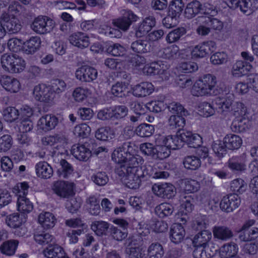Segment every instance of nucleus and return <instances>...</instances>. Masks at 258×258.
I'll return each instance as SVG.
<instances>
[{
  "label": "nucleus",
  "mask_w": 258,
  "mask_h": 258,
  "mask_svg": "<svg viewBox=\"0 0 258 258\" xmlns=\"http://www.w3.org/2000/svg\"><path fill=\"white\" fill-rule=\"evenodd\" d=\"M216 77L210 74L204 75L194 85L191 94L195 96H202L206 95L216 96L220 94L222 90L216 86Z\"/></svg>",
  "instance_id": "2"
},
{
  "label": "nucleus",
  "mask_w": 258,
  "mask_h": 258,
  "mask_svg": "<svg viewBox=\"0 0 258 258\" xmlns=\"http://www.w3.org/2000/svg\"><path fill=\"white\" fill-rule=\"evenodd\" d=\"M8 12L12 14V16L15 15H23V16L27 15L26 9L24 7L20 4L18 2H12L9 6Z\"/></svg>",
  "instance_id": "53"
},
{
  "label": "nucleus",
  "mask_w": 258,
  "mask_h": 258,
  "mask_svg": "<svg viewBox=\"0 0 258 258\" xmlns=\"http://www.w3.org/2000/svg\"><path fill=\"white\" fill-rule=\"evenodd\" d=\"M6 222L8 226L14 228L20 226L24 222L22 218L20 217L19 214L13 213L6 217Z\"/></svg>",
  "instance_id": "63"
},
{
  "label": "nucleus",
  "mask_w": 258,
  "mask_h": 258,
  "mask_svg": "<svg viewBox=\"0 0 258 258\" xmlns=\"http://www.w3.org/2000/svg\"><path fill=\"white\" fill-rule=\"evenodd\" d=\"M91 127L86 123H81L75 126L74 134L82 138H87L91 133Z\"/></svg>",
  "instance_id": "58"
},
{
  "label": "nucleus",
  "mask_w": 258,
  "mask_h": 258,
  "mask_svg": "<svg viewBox=\"0 0 258 258\" xmlns=\"http://www.w3.org/2000/svg\"><path fill=\"white\" fill-rule=\"evenodd\" d=\"M33 95L36 100L46 104L51 103L54 98L52 89L44 84H39L34 87Z\"/></svg>",
  "instance_id": "7"
},
{
  "label": "nucleus",
  "mask_w": 258,
  "mask_h": 258,
  "mask_svg": "<svg viewBox=\"0 0 258 258\" xmlns=\"http://www.w3.org/2000/svg\"><path fill=\"white\" fill-rule=\"evenodd\" d=\"M111 108L112 120L124 118L128 113V108L124 105H116Z\"/></svg>",
  "instance_id": "47"
},
{
  "label": "nucleus",
  "mask_w": 258,
  "mask_h": 258,
  "mask_svg": "<svg viewBox=\"0 0 258 258\" xmlns=\"http://www.w3.org/2000/svg\"><path fill=\"white\" fill-rule=\"evenodd\" d=\"M248 121L244 118H236L231 125V130L236 133H242L248 128Z\"/></svg>",
  "instance_id": "46"
},
{
  "label": "nucleus",
  "mask_w": 258,
  "mask_h": 258,
  "mask_svg": "<svg viewBox=\"0 0 258 258\" xmlns=\"http://www.w3.org/2000/svg\"><path fill=\"white\" fill-rule=\"evenodd\" d=\"M29 187L28 183L24 182L18 184L13 189V192L17 197L18 210L21 213H28L33 209L32 203L26 197Z\"/></svg>",
  "instance_id": "3"
},
{
  "label": "nucleus",
  "mask_w": 258,
  "mask_h": 258,
  "mask_svg": "<svg viewBox=\"0 0 258 258\" xmlns=\"http://www.w3.org/2000/svg\"><path fill=\"white\" fill-rule=\"evenodd\" d=\"M13 139L9 135H5L0 138V151L7 152L12 147Z\"/></svg>",
  "instance_id": "64"
},
{
  "label": "nucleus",
  "mask_w": 258,
  "mask_h": 258,
  "mask_svg": "<svg viewBox=\"0 0 258 258\" xmlns=\"http://www.w3.org/2000/svg\"><path fill=\"white\" fill-rule=\"evenodd\" d=\"M56 221V219L55 216L50 212H42L38 216L39 224L45 229H49L53 227Z\"/></svg>",
  "instance_id": "29"
},
{
  "label": "nucleus",
  "mask_w": 258,
  "mask_h": 258,
  "mask_svg": "<svg viewBox=\"0 0 258 258\" xmlns=\"http://www.w3.org/2000/svg\"><path fill=\"white\" fill-rule=\"evenodd\" d=\"M18 241L10 240L4 242L0 246L1 252L5 255L11 256L15 254L18 245Z\"/></svg>",
  "instance_id": "39"
},
{
  "label": "nucleus",
  "mask_w": 258,
  "mask_h": 258,
  "mask_svg": "<svg viewBox=\"0 0 258 258\" xmlns=\"http://www.w3.org/2000/svg\"><path fill=\"white\" fill-rule=\"evenodd\" d=\"M132 145L130 142H125L114 150L112 159L119 164L117 167L139 168L143 164V158L133 154L134 149Z\"/></svg>",
  "instance_id": "1"
},
{
  "label": "nucleus",
  "mask_w": 258,
  "mask_h": 258,
  "mask_svg": "<svg viewBox=\"0 0 258 258\" xmlns=\"http://www.w3.org/2000/svg\"><path fill=\"white\" fill-rule=\"evenodd\" d=\"M168 110L173 114H176V115H187V111L179 103L172 102L167 106Z\"/></svg>",
  "instance_id": "56"
},
{
  "label": "nucleus",
  "mask_w": 258,
  "mask_h": 258,
  "mask_svg": "<svg viewBox=\"0 0 258 258\" xmlns=\"http://www.w3.org/2000/svg\"><path fill=\"white\" fill-rule=\"evenodd\" d=\"M109 224L105 221H95L91 224V229L98 236L105 235Z\"/></svg>",
  "instance_id": "48"
},
{
  "label": "nucleus",
  "mask_w": 258,
  "mask_h": 258,
  "mask_svg": "<svg viewBox=\"0 0 258 258\" xmlns=\"http://www.w3.org/2000/svg\"><path fill=\"white\" fill-rule=\"evenodd\" d=\"M241 200L237 194H229L224 196L221 201L220 207L226 213L233 212L240 205Z\"/></svg>",
  "instance_id": "9"
},
{
  "label": "nucleus",
  "mask_w": 258,
  "mask_h": 258,
  "mask_svg": "<svg viewBox=\"0 0 258 258\" xmlns=\"http://www.w3.org/2000/svg\"><path fill=\"white\" fill-rule=\"evenodd\" d=\"M183 163L185 168L190 170H196L201 165L200 158L194 155L186 156L183 160Z\"/></svg>",
  "instance_id": "44"
},
{
  "label": "nucleus",
  "mask_w": 258,
  "mask_h": 258,
  "mask_svg": "<svg viewBox=\"0 0 258 258\" xmlns=\"http://www.w3.org/2000/svg\"><path fill=\"white\" fill-rule=\"evenodd\" d=\"M58 123L57 118L52 114L42 116L38 121L40 129L46 132L53 129Z\"/></svg>",
  "instance_id": "19"
},
{
  "label": "nucleus",
  "mask_w": 258,
  "mask_h": 258,
  "mask_svg": "<svg viewBox=\"0 0 258 258\" xmlns=\"http://www.w3.org/2000/svg\"><path fill=\"white\" fill-rule=\"evenodd\" d=\"M214 237L219 240L226 241L233 236L231 230L225 226H215L213 228Z\"/></svg>",
  "instance_id": "30"
},
{
  "label": "nucleus",
  "mask_w": 258,
  "mask_h": 258,
  "mask_svg": "<svg viewBox=\"0 0 258 258\" xmlns=\"http://www.w3.org/2000/svg\"><path fill=\"white\" fill-rule=\"evenodd\" d=\"M156 21L153 16L146 17L139 26L136 35L141 37L146 35L156 25Z\"/></svg>",
  "instance_id": "23"
},
{
  "label": "nucleus",
  "mask_w": 258,
  "mask_h": 258,
  "mask_svg": "<svg viewBox=\"0 0 258 258\" xmlns=\"http://www.w3.org/2000/svg\"><path fill=\"white\" fill-rule=\"evenodd\" d=\"M71 152L72 155L80 161H86L91 156V152L85 145H74Z\"/></svg>",
  "instance_id": "22"
},
{
  "label": "nucleus",
  "mask_w": 258,
  "mask_h": 258,
  "mask_svg": "<svg viewBox=\"0 0 258 258\" xmlns=\"http://www.w3.org/2000/svg\"><path fill=\"white\" fill-rule=\"evenodd\" d=\"M110 127L107 126L98 128L95 132V137L101 141H108L112 139V133Z\"/></svg>",
  "instance_id": "54"
},
{
  "label": "nucleus",
  "mask_w": 258,
  "mask_h": 258,
  "mask_svg": "<svg viewBox=\"0 0 258 258\" xmlns=\"http://www.w3.org/2000/svg\"><path fill=\"white\" fill-rule=\"evenodd\" d=\"M43 253L47 258H69L62 247L57 245H50L45 248Z\"/></svg>",
  "instance_id": "20"
},
{
  "label": "nucleus",
  "mask_w": 258,
  "mask_h": 258,
  "mask_svg": "<svg viewBox=\"0 0 258 258\" xmlns=\"http://www.w3.org/2000/svg\"><path fill=\"white\" fill-rule=\"evenodd\" d=\"M18 109L13 107H9L3 111L4 119L8 122H13L16 120L19 116Z\"/></svg>",
  "instance_id": "52"
},
{
  "label": "nucleus",
  "mask_w": 258,
  "mask_h": 258,
  "mask_svg": "<svg viewBox=\"0 0 258 258\" xmlns=\"http://www.w3.org/2000/svg\"><path fill=\"white\" fill-rule=\"evenodd\" d=\"M0 83L6 90L11 93L18 92L21 87L20 83L17 79L6 75L2 76Z\"/></svg>",
  "instance_id": "17"
},
{
  "label": "nucleus",
  "mask_w": 258,
  "mask_h": 258,
  "mask_svg": "<svg viewBox=\"0 0 258 258\" xmlns=\"http://www.w3.org/2000/svg\"><path fill=\"white\" fill-rule=\"evenodd\" d=\"M198 21L215 30L220 31L223 27V24L221 21L210 16L199 17Z\"/></svg>",
  "instance_id": "36"
},
{
  "label": "nucleus",
  "mask_w": 258,
  "mask_h": 258,
  "mask_svg": "<svg viewBox=\"0 0 258 258\" xmlns=\"http://www.w3.org/2000/svg\"><path fill=\"white\" fill-rule=\"evenodd\" d=\"M216 48V43L212 41L204 42L193 48L191 55L195 57H203L214 51Z\"/></svg>",
  "instance_id": "12"
},
{
  "label": "nucleus",
  "mask_w": 258,
  "mask_h": 258,
  "mask_svg": "<svg viewBox=\"0 0 258 258\" xmlns=\"http://www.w3.org/2000/svg\"><path fill=\"white\" fill-rule=\"evenodd\" d=\"M2 68L11 73H18L25 68V60L18 55L13 53H5L1 57Z\"/></svg>",
  "instance_id": "4"
},
{
  "label": "nucleus",
  "mask_w": 258,
  "mask_h": 258,
  "mask_svg": "<svg viewBox=\"0 0 258 258\" xmlns=\"http://www.w3.org/2000/svg\"><path fill=\"white\" fill-rule=\"evenodd\" d=\"M183 115H172L168 119V125L171 128H176L178 127L179 129L184 127L185 124V120Z\"/></svg>",
  "instance_id": "50"
},
{
  "label": "nucleus",
  "mask_w": 258,
  "mask_h": 258,
  "mask_svg": "<svg viewBox=\"0 0 258 258\" xmlns=\"http://www.w3.org/2000/svg\"><path fill=\"white\" fill-rule=\"evenodd\" d=\"M154 131L153 125L147 123H142L136 128L135 132L138 136L145 138L152 136Z\"/></svg>",
  "instance_id": "45"
},
{
  "label": "nucleus",
  "mask_w": 258,
  "mask_h": 258,
  "mask_svg": "<svg viewBox=\"0 0 258 258\" xmlns=\"http://www.w3.org/2000/svg\"><path fill=\"white\" fill-rule=\"evenodd\" d=\"M186 32V29L183 27H179L170 31L166 37V40L168 43H175L179 41L180 38Z\"/></svg>",
  "instance_id": "43"
},
{
  "label": "nucleus",
  "mask_w": 258,
  "mask_h": 258,
  "mask_svg": "<svg viewBox=\"0 0 258 258\" xmlns=\"http://www.w3.org/2000/svg\"><path fill=\"white\" fill-rule=\"evenodd\" d=\"M185 235V230L181 224L174 223L170 229V238L174 243H180Z\"/></svg>",
  "instance_id": "25"
},
{
  "label": "nucleus",
  "mask_w": 258,
  "mask_h": 258,
  "mask_svg": "<svg viewBox=\"0 0 258 258\" xmlns=\"http://www.w3.org/2000/svg\"><path fill=\"white\" fill-rule=\"evenodd\" d=\"M69 40L72 45L81 49L88 47L90 44L89 36L86 34L80 32L71 35Z\"/></svg>",
  "instance_id": "15"
},
{
  "label": "nucleus",
  "mask_w": 258,
  "mask_h": 258,
  "mask_svg": "<svg viewBox=\"0 0 258 258\" xmlns=\"http://www.w3.org/2000/svg\"><path fill=\"white\" fill-rule=\"evenodd\" d=\"M52 190L55 194L62 198H69L74 194L72 184L62 180L54 182Z\"/></svg>",
  "instance_id": "11"
},
{
  "label": "nucleus",
  "mask_w": 258,
  "mask_h": 258,
  "mask_svg": "<svg viewBox=\"0 0 258 258\" xmlns=\"http://www.w3.org/2000/svg\"><path fill=\"white\" fill-rule=\"evenodd\" d=\"M226 147L229 150L237 149L242 143L241 138L234 134L227 135L223 139Z\"/></svg>",
  "instance_id": "32"
},
{
  "label": "nucleus",
  "mask_w": 258,
  "mask_h": 258,
  "mask_svg": "<svg viewBox=\"0 0 258 258\" xmlns=\"http://www.w3.org/2000/svg\"><path fill=\"white\" fill-rule=\"evenodd\" d=\"M251 69V66L249 63L237 60L232 66V75L235 77H240L247 74Z\"/></svg>",
  "instance_id": "26"
},
{
  "label": "nucleus",
  "mask_w": 258,
  "mask_h": 258,
  "mask_svg": "<svg viewBox=\"0 0 258 258\" xmlns=\"http://www.w3.org/2000/svg\"><path fill=\"white\" fill-rule=\"evenodd\" d=\"M152 190L159 197L167 199L172 198L175 194L174 186L168 183L155 184L152 186Z\"/></svg>",
  "instance_id": "13"
},
{
  "label": "nucleus",
  "mask_w": 258,
  "mask_h": 258,
  "mask_svg": "<svg viewBox=\"0 0 258 258\" xmlns=\"http://www.w3.org/2000/svg\"><path fill=\"white\" fill-rule=\"evenodd\" d=\"M233 99L234 96L231 93L226 94L224 96L222 95L217 97L215 101L219 111L223 113L229 111L231 108Z\"/></svg>",
  "instance_id": "18"
},
{
  "label": "nucleus",
  "mask_w": 258,
  "mask_h": 258,
  "mask_svg": "<svg viewBox=\"0 0 258 258\" xmlns=\"http://www.w3.org/2000/svg\"><path fill=\"white\" fill-rule=\"evenodd\" d=\"M110 233L112 237L117 241H121L125 239L127 235V229H120L114 226L110 228Z\"/></svg>",
  "instance_id": "57"
},
{
  "label": "nucleus",
  "mask_w": 258,
  "mask_h": 258,
  "mask_svg": "<svg viewBox=\"0 0 258 258\" xmlns=\"http://www.w3.org/2000/svg\"><path fill=\"white\" fill-rule=\"evenodd\" d=\"M181 142L186 143L190 148H197L202 143V138L197 134H193L190 131H183L180 133Z\"/></svg>",
  "instance_id": "16"
},
{
  "label": "nucleus",
  "mask_w": 258,
  "mask_h": 258,
  "mask_svg": "<svg viewBox=\"0 0 258 258\" xmlns=\"http://www.w3.org/2000/svg\"><path fill=\"white\" fill-rule=\"evenodd\" d=\"M41 39L38 36L31 37L28 40L24 43V51L26 54H33L40 47Z\"/></svg>",
  "instance_id": "34"
},
{
  "label": "nucleus",
  "mask_w": 258,
  "mask_h": 258,
  "mask_svg": "<svg viewBox=\"0 0 258 258\" xmlns=\"http://www.w3.org/2000/svg\"><path fill=\"white\" fill-rule=\"evenodd\" d=\"M237 245L234 242L225 244L220 248V255L221 258H231L235 256L238 252Z\"/></svg>",
  "instance_id": "33"
},
{
  "label": "nucleus",
  "mask_w": 258,
  "mask_h": 258,
  "mask_svg": "<svg viewBox=\"0 0 258 258\" xmlns=\"http://www.w3.org/2000/svg\"><path fill=\"white\" fill-rule=\"evenodd\" d=\"M137 19L138 17L131 11H127L123 14L122 18L114 21L113 23L118 28L125 31L133 22L137 21Z\"/></svg>",
  "instance_id": "14"
},
{
  "label": "nucleus",
  "mask_w": 258,
  "mask_h": 258,
  "mask_svg": "<svg viewBox=\"0 0 258 258\" xmlns=\"http://www.w3.org/2000/svg\"><path fill=\"white\" fill-rule=\"evenodd\" d=\"M212 148L215 154L219 157H222L227 153V147L221 141L218 140L213 143Z\"/></svg>",
  "instance_id": "60"
},
{
  "label": "nucleus",
  "mask_w": 258,
  "mask_h": 258,
  "mask_svg": "<svg viewBox=\"0 0 258 258\" xmlns=\"http://www.w3.org/2000/svg\"><path fill=\"white\" fill-rule=\"evenodd\" d=\"M212 237V233L209 230H202L195 235L192 239L195 247L193 251L194 258H207L205 248L208 245Z\"/></svg>",
  "instance_id": "5"
},
{
  "label": "nucleus",
  "mask_w": 258,
  "mask_h": 258,
  "mask_svg": "<svg viewBox=\"0 0 258 258\" xmlns=\"http://www.w3.org/2000/svg\"><path fill=\"white\" fill-rule=\"evenodd\" d=\"M154 91V86L151 83L143 82L136 85L133 88V94L137 97H145Z\"/></svg>",
  "instance_id": "27"
},
{
  "label": "nucleus",
  "mask_w": 258,
  "mask_h": 258,
  "mask_svg": "<svg viewBox=\"0 0 258 258\" xmlns=\"http://www.w3.org/2000/svg\"><path fill=\"white\" fill-rule=\"evenodd\" d=\"M107 50L108 53L115 56H123L126 52L125 48L119 43L110 44Z\"/></svg>",
  "instance_id": "62"
},
{
  "label": "nucleus",
  "mask_w": 258,
  "mask_h": 258,
  "mask_svg": "<svg viewBox=\"0 0 258 258\" xmlns=\"http://www.w3.org/2000/svg\"><path fill=\"white\" fill-rule=\"evenodd\" d=\"M246 188V183L241 178H237L233 180L230 184L231 190L240 194L245 191Z\"/></svg>",
  "instance_id": "59"
},
{
  "label": "nucleus",
  "mask_w": 258,
  "mask_h": 258,
  "mask_svg": "<svg viewBox=\"0 0 258 258\" xmlns=\"http://www.w3.org/2000/svg\"><path fill=\"white\" fill-rule=\"evenodd\" d=\"M54 21L47 16H39L35 18L31 25V28L38 34H45L52 31Z\"/></svg>",
  "instance_id": "6"
},
{
  "label": "nucleus",
  "mask_w": 258,
  "mask_h": 258,
  "mask_svg": "<svg viewBox=\"0 0 258 258\" xmlns=\"http://www.w3.org/2000/svg\"><path fill=\"white\" fill-rule=\"evenodd\" d=\"M173 212V206L167 203H162L156 207L155 212L161 218H164L171 215Z\"/></svg>",
  "instance_id": "41"
},
{
  "label": "nucleus",
  "mask_w": 258,
  "mask_h": 258,
  "mask_svg": "<svg viewBox=\"0 0 258 258\" xmlns=\"http://www.w3.org/2000/svg\"><path fill=\"white\" fill-rule=\"evenodd\" d=\"M179 50V47L177 45H172L161 49L159 54L165 59H174L177 57Z\"/></svg>",
  "instance_id": "42"
},
{
  "label": "nucleus",
  "mask_w": 258,
  "mask_h": 258,
  "mask_svg": "<svg viewBox=\"0 0 258 258\" xmlns=\"http://www.w3.org/2000/svg\"><path fill=\"white\" fill-rule=\"evenodd\" d=\"M60 167L58 169L57 174L60 178H68L74 172L73 166L64 159L60 161Z\"/></svg>",
  "instance_id": "38"
},
{
  "label": "nucleus",
  "mask_w": 258,
  "mask_h": 258,
  "mask_svg": "<svg viewBox=\"0 0 258 258\" xmlns=\"http://www.w3.org/2000/svg\"><path fill=\"white\" fill-rule=\"evenodd\" d=\"M181 139L180 133L176 136L161 137L159 140V142L163 144L170 150H176L181 148L183 145Z\"/></svg>",
  "instance_id": "24"
},
{
  "label": "nucleus",
  "mask_w": 258,
  "mask_h": 258,
  "mask_svg": "<svg viewBox=\"0 0 258 258\" xmlns=\"http://www.w3.org/2000/svg\"><path fill=\"white\" fill-rule=\"evenodd\" d=\"M54 237L48 233L43 232L34 235L35 241L39 244L45 245L52 241Z\"/></svg>",
  "instance_id": "61"
},
{
  "label": "nucleus",
  "mask_w": 258,
  "mask_h": 258,
  "mask_svg": "<svg viewBox=\"0 0 258 258\" xmlns=\"http://www.w3.org/2000/svg\"><path fill=\"white\" fill-rule=\"evenodd\" d=\"M147 252L149 258H162L164 254V250L160 243L154 242L149 246Z\"/></svg>",
  "instance_id": "40"
},
{
  "label": "nucleus",
  "mask_w": 258,
  "mask_h": 258,
  "mask_svg": "<svg viewBox=\"0 0 258 258\" xmlns=\"http://www.w3.org/2000/svg\"><path fill=\"white\" fill-rule=\"evenodd\" d=\"M99 203V200L94 195L90 196L86 199V205L91 215L97 216L99 214L101 211Z\"/></svg>",
  "instance_id": "35"
},
{
  "label": "nucleus",
  "mask_w": 258,
  "mask_h": 258,
  "mask_svg": "<svg viewBox=\"0 0 258 258\" xmlns=\"http://www.w3.org/2000/svg\"><path fill=\"white\" fill-rule=\"evenodd\" d=\"M184 7L182 0H173L169 5V13L179 17Z\"/></svg>",
  "instance_id": "51"
},
{
  "label": "nucleus",
  "mask_w": 258,
  "mask_h": 258,
  "mask_svg": "<svg viewBox=\"0 0 258 258\" xmlns=\"http://www.w3.org/2000/svg\"><path fill=\"white\" fill-rule=\"evenodd\" d=\"M116 172L119 176L127 175L134 177L135 179L137 178L138 180H140L141 182L140 176H139V169L138 168L117 167Z\"/></svg>",
  "instance_id": "49"
},
{
  "label": "nucleus",
  "mask_w": 258,
  "mask_h": 258,
  "mask_svg": "<svg viewBox=\"0 0 258 258\" xmlns=\"http://www.w3.org/2000/svg\"><path fill=\"white\" fill-rule=\"evenodd\" d=\"M75 76L78 80L82 82H90L96 79L98 72L93 67L83 66L76 70Z\"/></svg>",
  "instance_id": "10"
},
{
  "label": "nucleus",
  "mask_w": 258,
  "mask_h": 258,
  "mask_svg": "<svg viewBox=\"0 0 258 258\" xmlns=\"http://www.w3.org/2000/svg\"><path fill=\"white\" fill-rule=\"evenodd\" d=\"M1 21L5 27L6 31L11 34L17 33L22 27L20 21L15 16H12L8 13L2 14Z\"/></svg>",
  "instance_id": "8"
},
{
  "label": "nucleus",
  "mask_w": 258,
  "mask_h": 258,
  "mask_svg": "<svg viewBox=\"0 0 258 258\" xmlns=\"http://www.w3.org/2000/svg\"><path fill=\"white\" fill-rule=\"evenodd\" d=\"M131 48L137 53H145L152 50L151 43L145 39H139L133 42Z\"/></svg>",
  "instance_id": "31"
},
{
  "label": "nucleus",
  "mask_w": 258,
  "mask_h": 258,
  "mask_svg": "<svg viewBox=\"0 0 258 258\" xmlns=\"http://www.w3.org/2000/svg\"><path fill=\"white\" fill-rule=\"evenodd\" d=\"M228 167L234 172H242L246 169L245 160L243 156H233L228 162Z\"/></svg>",
  "instance_id": "28"
},
{
  "label": "nucleus",
  "mask_w": 258,
  "mask_h": 258,
  "mask_svg": "<svg viewBox=\"0 0 258 258\" xmlns=\"http://www.w3.org/2000/svg\"><path fill=\"white\" fill-rule=\"evenodd\" d=\"M37 176L42 179H49L53 175V170L51 166L46 162L40 161L35 166Z\"/></svg>",
  "instance_id": "21"
},
{
  "label": "nucleus",
  "mask_w": 258,
  "mask_h": 258,
  "mask_svg": "<svg viewBox=\"0 0 258 258\" xmlns=\"http://www.w3.org/2000/svg\"><path fill=\"white\" fill-rule=\"evenodd\" d=\"M141 151L145 155L151 156L153 159L156 158L157 146L152 144L145 143L140 145Z\"/></svg>",
  "instance_id": "55"
},
{
  "label": "nucleus",
  "mask_w": 258,
  "mask_h": 258,
  "mask_svg": "<svg viewBox=\"0 0 258 258\" xmlns=\"http://www.w3.org/2000/svg\"><path fill=\"white\" fill-rule=\"evenodd\" d=\"M201 4L198 1H193L188 3L184 11L185 17L191 19L197 15L201 13Z\"/></svg>",
  "instance_id": "37"
}]
</instances>
